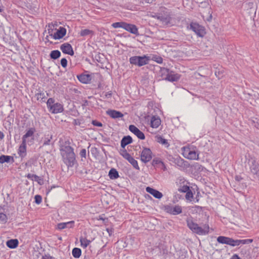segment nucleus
Here are the masks:
<instances>
[{"label":"nucleus","instance_id":"1","mask_svg":"<svg viewBox=\"0 0 259 259\" xmlns=\"http://www.w3.org/2000/svg\"><path fill=\"white\" fill-rule=\"evenodd\" d=\"M63 161L68 167H72L75 162V155L73 149L70 146H63L60 148Z\"/></svg>","mask_w":259,"mask_h":259},{"label":"nucleus","instance_id":"2","mask_svg":"<svg viewBox=\"0 0 259 259\" xmlns=\"http://www.w3.org/2000/svg\"><path fill=\"white\" fill-rule=\"evenodd\" d=\"M181 151L182 155L187 159L198 160L199 159V152L194 145L187 144L181 148Z\"/></svg>","mask_w":259,"mask_h":259},{"label":"nucleus","instance_id":"3","mask_svg":"<svg viewBox=\"0 0 259 259\" xmlns=\"http://www.w3.org/2000/svg\"><path fill=\"white\" fill-rule=\"evenodd\" d=\"M187 224L188 228L193 232L198 235H205L208 234L209 231V227L208 224H205L202 228L199 227L197 223L194 222V221L191 219H187Z\"/></svg>","mask_w":259,"mask_h":259},{"label":"nucleus","instance_id":"4","mask_svg":"<svg viewBox=\"0 0 259 259\" xmlns=\"http://www.w3.org/2000/svg\"><path fill=\"white\" fill-rule=\"evenodd\" d=\"M49 111L53 114L61 113L64 110L63 106L59 103H55L53 98H49L47 102Z\"/></svg>","mask_w":259,"mask_h":259},{"label":"nucleus","instance_id":"5","mask_svg":"<svg viewBox=\"0 0 259 259\" xmlns=\"http://www.w3.org/2000/svg\"><path fill=\"white\" fill-rule=\"evenodd\" d=\"M161 71L162 76L164 77L165 80L173 82L178 81L181 77L180 74L168 69L163 68Z\"/></svg>","mask_w":259,"mask_h":259},{"label":"nucleus","instance_id":"6","mask_svg":"<svg viewBox=\"0 0 259 259\" xmlns=\"http://www.w3.org/2000/svg\"><path fill=\"white\" fill-rule=\"evenodd\" d=\"M150 58L146 56H134L130 58V62L132 64L142 66L148 64Z\"/></svg>","mask_w":259,"mask_h":259},{"label":"nucleus","instance_id":"7","mask_svg":"<svg viewBox=\"0 0 259 259\" xmlns=\"http://www.w3.org/2000/svg\"><path fill=\"white\" fill-rule=\"evenodd\" d=\"M190 29L193 31L196 35L200 37H203L206 34L205 28L196 22H192L190 25Z\"/></svg>","mask_w":259,"mask_h":259},{"label":"nucleus","instance_id":"8","mask_svg":"<svg viewBox=\"0 0 259 259\" xmlns=\"http://www.w3.org/2000/svg\"><path fill=\"white\" fill-rule=\"evenodd\" d=\"M141 160L144 163L150 161L152 158V152L150 149L144 148L140 154Z\"/></svg>","mask_w":259,"mask_h":259},{"label":"nucleus","instance_id":"9","mask_svg":"<svg viewBox=\"0 0 259 259\" xmlns=\"http://www.w3.org/2000/svg\"><path fill=\"white\" fill-rule=\"evenodd\" d=\"M164 210L166 212L172 215L179 214L182 211V207L179 205H166L164 206Z\"/></svg>","mask_w":259,"mask_h":259},{"label":"nucleus","instance_id":"10","mask_svg":"<svg viewBox=\"0 0 259 259\" xmlns=\"http://www.w3.org/2000/svg\"><path fill=\"white\" fill-rule=\"evenodd\" d=\"M253 241L252 239H247L243 240H234L233 239L230 238L228 245L232 246H239L240 244H249L252 243Z\"/></svg>","mask_w":259,"mask_h":259},{"label":"nucleus","instance_id":"11","mask_svg":"<svg viewBox=\"0 0 259 259\" xmlns=\"http://www.w3.org/2000/svg\"><path fill=\"white\" fill-rule=\"evenodd\" d=\"M66 29L64 27L60 26L58 29H56L51 39L54 40L60 39L63 38L66 35Z\"/></svg>","mask_w":259,"mask_h":259},{"label":"nucleus","instance_id":"12","mask_svg":"<svg viewBox=\"0 0 259 259\" xmlns=\"http://www.w3.org/2000/svg\"><path fill=\"white\" fill-rule=\"evenodd\" d=\"M129 130L135 135L139 139L144 140L145 136L144 134L134 125L129 126Z\"/></svg>","mask_w":259,"mask_h":259},{"label":"nucleus","instance_id":"13","mask_svg":"<svg viewBox=\"0 0 259 259\" xmlns=\"http://www.w3.org/2000/svg\"><path fill=\"white\" fill-rule=\"evenodd\" d=\"M57 24L54 23H49L47 25L48 32V35H47L46 37L47 40L49 41L50 38H52L53 34L55 33L57 29Z\"/></svg>","mask_w":259,"mask_h":259},{"label":"nucleus","instance_id":"14","mask_svg":"<svg viewBox=\"0 0 259 259\" xmlns=\"http://www.w3.org/2000/svg\"><path fill=\"white\" fill-rule=\"evenodd\" d=\"M60 49L62 52L66 54H68L71 56L74 55V52L71 45L68 43L63 44L60 46Z\"/></svg>","mask_w":259,"mask_h":259},{"label":"nucleus","instance_id":"15","mask_svg":"<svg viewBox=\"0 0 259 259\" xmlns=\"http://www.w3.org/2000/svg\"><path fill=\"white\" fill-rule=\"evenodd\" d=\"M123 29L126 31H128L130 33L135 34L136 35H138L139 34L138 28L134 24H129L125 22Z\"/></svg>","mask_w":259,"mask_h":259},{"label":"nucleus","instance_id":"16","mask_svg":"<svg viewBox=\"0 0 259 259\" xmlns=\"http://www.w3.org/2000/svg\"><path fill=\"white\" fill-rule=\"evenodd\" d=\"M146 191L157 199H161L163 196L162 193L150 187H146Z\"/></svg>","mask_w":259,"mask_h":259},{"label":"nucleus","instance_id":"17","mask_svg":"<svg viewBox=\"0 0 259 259\" xmlns=\"http://www.w3.org/2000/svg\"><path fill=\"white\" fill-rule=\"evenodd\" d=\"M26 145L27 143L25 141H22V143L18 148V154L22 158L25 157L26 155Z\"/></svg>","mask_w":259,"mask_h":259},{"label":"nucleus","instance_id":"18","mask_svg":"<svg viewBox=\"0 0 259 259\" xmlns=\"http://www.w3.org/2000/svg\"><path fill=\"white\" fill-rule=\"evenodd\" d=\"M160 118L156 116H152L150 119V126L154 128H157L161 124Z\"/></svg>","mask_w":259,"mask_h":259},{"label":"nucleus","instance_id":"19","mask_svg":"<svg viewBox=\"0 0 259 259\" xmlns=\"http://www.w3.org/2000/svg\"><path fill=\"white\" fill-rule=\"evenodd\" d=\"M78 79L82 83H89L91 80V76L89 74H82L77 76Z\"/></svg>","mask_w":259,"mask_h":259},{"label":"nucleus","instance_id":"20","mask_svg":"<svg viewBox=\"0 0 259 259\" xmlns=\"http://www.w3.org/2000/svg\"><path fill=\"white\" fill-rule=\"evenodd\" d=\"M74 222L73 221H69L65 223H59L57 225V228L62 230L66 228H73L74 227Z\"/></svg>","mask_w":259,"mask_h":259},{"label":"nucleus","instance_id":"21","mask_svg":"<svg viewBox=\"0 0 259 259\" xmlns=\"http://www.w3.org/2000/svg\"><path fill=\"white\" fill-rule=\"evenodd\" d=\"M35 132V129L34 127L29 128L26 134L23 135L22 137V141H25L26 143L28 142L27 139L29 137H33Z\"/></svg>","mask_w":259,"mask_h":259},{"label":"nucleus","instance_id":"22","mask_svg":"<svg viewBox=\"0 0 259 259\" xmlns=\"http://www.w3.org/2000/svg\"><path fill=\"white\" fill-rule=\"evenodd\" d=\"M155 140L156 142L162 145H163L166 148H168L169 144L168 143L167 140L163 138V137L160 135H157L155 137Z\"/></svg>","mask_w":259,"mask_h":259},{"label":"nucleus","instance_id":"23","mask_svg":"<svg viewBox=\"0 0 259 259\" xmlns=\"http://www.w3.org/2000/svg\"><path fill=\"white\" fill-rule=\"evenodd\" d=\"M180 181H182L180 183V185L179 186L178 191L181 192L185 193L189 190L190 188L187 185V183L183 179H180Z\"/></svg>","mask_w":259,"mask_h":259},{"label":"nucleus","instance_id":"24","mask_svg":"<svg viewBox=\"0 0 259 259\" xmlns=\"http://www.w3.org/2000/svg\"><path fill=\"white\" fill-rule=\"evenodd\" d=\"M107 114L113 118H120L123 116V114L120 112L114 110L107 111Z\"/></svg>","mask_w":259,"mask_h":259},{"label":"nucleus","instance_id":"25","mask_svg":"<svg viewBox=\"0 0 259 259\" xmlns=\"http://www.w3.org/2000/svg\"><path fill=\"white\" fill-rule=\"evenodd\" d=\"M18 241L17 239H11L7 241V246L11 249L16 248L18 245Z\"/></svg>","mask_w":259,"mask_h":259},{"label":"nucleus","instance_id":"26","mask_svg":"<svg viewBox=\"0 0 259 259\" xmlns=\"http://www.w3.org/2000/svg\"><path fill=\"white\" fill-rule=\"evenodd\" d=\"M132 142V138L130 136L124 137L121 141V146L122 148L124 147L128 144Z\"/></svg>","mask_w":259,"mask_h":259},{"label":"nucleus","instance_id":"27","mask_svg":"<svg viewBox=\"0 0 259 259\" xmlns=\"http://www.w3.org/2000/svg\"><path fill=\"white\" fill-rule=\"evenodd\" d=\"M108 176L110 179L114 180L116 179L119 177V174L117 170L112 168L109 171Z\"/></svg>","mask_w":259,"mask_h":259},{"label":"nucleus","instance_id":"28","mask_svg":"<svg viewBox=\"0 0 259 259\" xmlns=\"http://www.w3.org/2000/svg\"><path fill=\"white\" fill-rule=\"evenodd\" d=\"M79 240L80 242V246L84 249L86 248L91 242V241L85 237H81Z\"/></svg>","mask_w":259,"mask_h":259},{"label":"nucleus","instance_id":"29","mask_svg":"<svg viewBox=\"0 0 259 259\" xmlns=\"http://www.w3.org/2000/svg\"><path fill=\"white\" fill-rule=\"evenodd\" d=\"M127 160L132 165L134 168L137 170H140V167L138 165V161L134 158L132 156L127 159Z\"/></svg>","mask_w":259,"mask_h":259},{"label":"nucleus","instance_id":"30","mask_svg":"<svg viewBox=\"0 0 259 259\" xmlns=\"http://www.w3.org/2000/svg\"><path fill=\"white\" fill-rule=\"evenodd\" d=\"M12 160V162L14 161V159L13 157L9 155H1L0 156V163H4V162H9Z\"/></svg>","mask_w":259,"mask_h":259},{"label":"nucleus","instance_id":"31","mask_svg":"<svg viewBox=\"0 0 259 259\" xmlns=\"http://www.w3.org/2000/svg\"><path fill=\"white\" fill-rule=\"evenodd\" d=\"M229 239V237L221 236L217 238V241L220 243L228 245Z\"/></svg>","mask_w":259,"mask_h":259},{"label":"nucleus","instance_id":"32","mask_svg":"<svg viewBox=\"0 0 259 259\" xmlns=\"http://www.w3.org/2000/svg\"><path fill=\"white\" fill-rule=\"evenodd\" d=\"M72 254L74 257L78 258L81 254V250L79 248H74L72 251Z\"/></svg>","mask_w":259,"mask_h":259},{"label":"nucleus","instance_id":"33","mask_svg":"<svg viewBox=\"0 0 259 259\" xmlns=\"http://www.w3.org/2000/svg\"><path fill=\"white\" fill-rule=\"evenodd\" d=\"M61 56V53L58 50L52 51L50 53V57L53 59H57Z\"/></svg>","mask_w":259,"mask_h":259},{"label":"nucleus","instance_id":"34","mask_svg":"<svg viewBox=\"0 0 259 259\" xmlns=\"http://www.w3.org/2000/svg\"><path fill=\"white\" fill-rule=\"evenodd\" d=\"M35 97L38 101H45L46 99V96L45 93L40 92L35 94Z\"/></svg>","mask_w":259,"mask_h":259},{"label":"nucleus","instance_id":"35","mask_svg":"<svg viewBox=\"0 0 259 259\" xmlns=\"http://www.w3.org/2000/svg\"><path fill=\"white\" fill-rule=\"evenodd\" d=\"M94 31L88 29H84L81 30L80 32V35L81 36H84L90 34H93Z\"/></svg>","mask_w":259,"mask_h":259},{"label":"nucleus","instance_id":"36","mask_svg":"<svg viewBox=\"0 0 259 259\" xmlns=\"http://www.w3.org/2000/svg\"><path fill=\"white\" fill-rule=\"evenodd\" d=\"M186 194L185 198L187 200L191 202L193 199V194L192 192L189 189L187 192H186Z\"/></svg>","mask_w":259,"mask_h":259},{"label":"nucleus","instance_id":"37","mask_svg":"<svg viewBox=\"0 0 259 259\" xmlns=\"http://www.w3.org/2000/svg\"><path fill=\"white\" fill-rule=\"evenodd\" d=\"M124 24V22H115L112 24V26L114 28H122L123 29Z\"/></svg>","mask_w":259,"mask_h":259},{"label":"nucleus","instance_id":"38","mask_svg":"<svg viewBox=\"0 0 259 259\" xmlns=\"http://www.w3.org/2000/svg\"><path fill=\"white\" fill-rule=\"evenodd\" d=\"M120 155L126 160H127L131 155L125 150H121L120 152Z\"/></svg>","mask_w":259,"mask_h":259},{"label":"nucleus","instance_id":"39","mask_svg":"<svg viewBox=\"0 0 259 259\" xmlns=\"http://www.w3.org/2000/svg\"><path fill=\"white\" fill-rule=\"evenodd\" d=\"M35 181L37 182L38 183V184L41 185L44 184V180H43V179H42L41 178L37 176V175H35V176H34V180Z\"/></svg>","mask_w":259,"mask_h":259},{"label":"nucleus","instance_id":"40","mask_svg":"<svg viewBox=\"0 0 259 259\" xmlns=\"http://www.w3.org/2000/svg\"><path fill=\"white\" fill-rule=\"evenodd\" d=\"M35 199V202L37 204H39L42 202V197L40 195H36L34 197Z\"/></svg>","mask_w":259,"mask_h":259},{"label":"nucleus","instance_id":"41","mask_svg":"<svg viewBox=\"0 0 259 259\" xmlns=\"http://www.w3.org/2000/svg\"><path fill=\"white\" fill-rule=\"evenodd\" d=\"M104 214L100 215L98 217V218H97V220H101L103 221L105 225H107V222H108V219L107 218H104L103 216Z\"/></svg>","mask_w":259,"mask_h":259},{"label":"nucleus","instance_id":"42","mask_svg":"<svg viewBox=\"0 0 259 259\" xmlns=\"http://www.w3.org/2000/svg\"><path fill=\"white\" fill-rule=\"evenodd\" d=\"M92 123L96 126L102 127L103 126L102 123L101 122H99L96 120H93L92 121Z\"/></svg>","mask_w":259,"mask_h":259},{"label":"nucleus","instance_id":"43","mask_svg":"<svg viewBox=\"0 0 259 259\" xmlns=\"http://www.w3.org/2000/svg\"><path fill=\"white\" fill-rule=\"evenodd\" d=\"M61 64L62 66L64 68L66 67L67 65V61L65 58H62L61 60Z\"/></svg>","mask_w":259,"mask_h":259},{"label":"nucleus","instance_id":"44","mask_svg":"<svg viewBox=\"0 0 259 259\" xmlns=\"http://www.w3.org/2000/svg\"><path fill=\"white\" fill-rule=\"evenodd\" d=\"M7 217L5 213H0V221H6Z\"/></svg>","mask_w":259,"mask_h":259},{"label":"nucleus","instance_id":"45","mask_svg":"<svg viewBox=\"0 0 259 259\" xmlns=\"http://www.w3.org/2000/svg\"><path fill=\"white\" fill-rule=\"evenodd\" d=\"M79 154L81 157L85 158L86 157V150L85 149H82L80 151Z\"/></svg>","mask_w":259,"mask_h":259},{"label":"nucleus","instance_id":"46","mask_svg":"<svg viewBox=\"0 0 259 259\" xmlns=\"http://www.w3.org/2000/svg\"><path fill=\"white\" fill-rule=\"evenodd\" d=\"M35 176V175H33V174H28L27 175V178L29 179H30L32 181H33L34 180V176Z\"/></svg>","mask_w":259,"mask_h":259},{"label":"nucleus","instance_id":"47","mask_svg":"<svg viewBox=\"0 0 259 259\" xmlns=\"http://www.w3.org/2000/svg\"><path fill=\"white\" fill-rule=\"evenodd\" d=\"M106 231L108 232L109 236H111L113 233V229L110 228H107L106 229Z\"/></svg>","mask_w":259,"mask_h":259},{"label":"nucleus","instance_id":"48","mask_svg":"<svg viewBox=\"0 0 259 259\" xmlns=\"http://www.w3.org/2000/svg\"><path fill=\"white\" fill-rule=\"evenodd\" d=\"M50 139H48L47 140L45 141L44 143V145H49L50 144Z\"/></svg>","mask_w":259,"mask_h":259},{"label":"nucleus","instance_id":"49","mask_svg":"<svg viewBox=\"0 0 259 259\" xmlns=\"http://www.w3.org/2000/svg\"><path fill=\"white\" fill-rule=\"evenodd\" d=\"M231 259H241L237 254H234Z\"/></svg>","mask_w":259,"mask_h":259},{"label":"nucleus","instance_id":"50","mask_svg":"<svg viewBox=\"0 0 259 259\" xmlns=\"http://www.w3.org/2000/svg\"><path fill=\"white\" fill-rule=\"evenodd\" d=\"M41 259H52V258L50 256L45 255L42 256Z\"/></svg>","mask_w":259,"mask_h":259},{"label":"nucleus","instance_id":"51","mask_svg":"<svg viewBox=\"0 0 259 259\" xmlns=\"http://www.w3.org/2000/svg\"><path fill=\"white\" fill-rule=\"evenodd\" d=\"M156 0H145V2L148 4H152L155 2Z\"/></svg>","mask_w":259,"mask_h":259},{"label":"nucleus","instance_id":"52","mask_svg":"<svg viewBox=\"0 0 259 259\" xmlns=\"http://www.w3.org/2000/svg\"><path fill=\"white\" fill-rule=\"evenodd\" d=\"M4 138V133L0 131V140L3 139Z\"/></svg>","mask_w":259,"mask_h":259},{"label":"nucleus","instance_id":"53","mask_svg":"<svg viewBox=\"0 0 259 259\" xmlns=\"http://www.w3.org/2000/svg\"><path fill=\"white\" fill-rule=\"evenodd\" d=\"M1 0H0V2ZM4 7L2 5H0V13L3 12L4 11Z\"/></svg>","mask_w":259,"mask_h":259},{"label":"nucleus","instance_id":"54","mask_svg":"<svg viewBox=\"0 0 259 259\" xmlns=\"http://www.w3.org/2000/svg\"><path fill=\"white\" fill-rule=\"evenodd\" d=\"M153 163H155L157 164V163H161V161L160 160H154L153 161Z\"/></svg>","mask_w":259,"mask_h":259},{"label":"nucleus","instance_id":"55","mask_svg":"<svg viewBox=\"0 0 259 259\" xmlns=\"http://www.w3.org/2000/svg\"><path fill=\"white\" fill-rule=\"evenodd\" d=\"M162 59L161 58H159V61H157V62L158 63H162Z\"/></svg>","mask_w":259,"mask_h":259},{"label":"nucleus","instance_id":"56","mask_svg":"<svg viewBox=\"0 0 259 259\" xmlns=\"http://www.w3.org/2000/svg\"><path fill=\"white\" fill-rule=\"evenodd\" d=\"M195 207V208H200V207L199 206H196Z\"/></svg>","mask_w":259,"mask_h":259},{"label":"nucleus","instance_id":"57","mask_svg":"<svg viewBox=\"0 0 259 259\" xmlns=\"http://www.w3.org/2000/svg\"><path fill=\"white\" fill-rule=\"evenodd\" d=\"M215 75L217 76H218V75H217V72H215Z\"/></svg>","mask_w":259,"mask_h":259}]
</instances>
